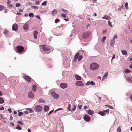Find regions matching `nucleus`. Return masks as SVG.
I'll use <instances>...</instances> for the list:
<instances>
[{"label":"nucleus","mask_w":132,"mask_h":132,"mask_svg":"<svg viewBox=\"0 0 132 132\" xmlns=\"http://www.w3.org/2000/svg\"><path fill=\"white\" fill-rule=\"evenodd\" d=\"M41 50L44 54L49 53L51 51L53 50V48L46 45H44L41 46Z\"/></svg>","instance_id":"1"},{"label":"nucleus","mask_w":132,"mask_h":132,"mask_svg":"<svg viewBox=\"0 0 132 132\" xmlns=\"http://www.w3.org/2000/svg\"><path fill=\"white\" fill-rule=\"evenodd\" d=\"M90 67L92 69L95 70L98 68L99 65L96 63H94L90 65Z\"/></svg>","instance_id":"2"},{"label":"nucleus","mask_w":132,"mask_h":132,"mask_svg":"<svg viewBox=\"0 0 132 132\" xmlns=\"http://www.w3.org/2000/svg\"><path fill=\"white\" fill-rule=\"evenodd\" d=\"M83 58V56L81 55H79V53L76 54L75 56L74 61L78 59L79 61H80Z\"/></svg>","instance_id":"3"},{"label":"nucleus","mask_w":132,"mask_h":132,"mask_svg":"<svg viewBox=\"0 0 132 132\" xmlns=\"http://www.w3.org/2000/svg\"><path fill=\"white\" fill-rule=\"evenodd\" d=\"M16 48L18 53L22 52L24 50L23 47L21 46H18Z\"/></svg>","instance_id":"4"},{"label":"nucleus","mask_w":132,"mask_h":132,"mask_svg":"<svg viewBox=\"0 0 132 132\" xmlns=\"http://www.w3.org/2000/svg\"><path fill=\"white\" fill-rule=\"evenodd\" d=\"M51 95L54 99H57L59 97L58 94H56L53 91L52 92Z\"/></svg>","instance_id":"5"},{"label":"nucleus","mask_w":132,"mask_h":132,"mask_svg":"<svg viewBox=\"0 0 132 132\" xmlns=\"http://www.w3.org/2000/svg\"><path fill=\"white\" fill-rule=\"evenodd\" d=\"M23 78L27 81L29 82L31 81V78L29 76L27 75H25L23 76Z\"/></svg>","instance_id":"6"},{"label":"nucleus","mask_w":132,"mask_h":132,"mask_svg":"<svg viewBox=\"0 0 132 132\" xmlns=\"http://www.w3.org/2000/svg\"><path fill=\"white\" fill-rule=\"evenodd\" d=\"M35 109L36 111L38 112H40L42 110V108L41 106L38 105L35 106Z\"/></svg>","instance_id":"7"},{"label":"nucleus","mask_w":132,"mask_h":132,"mask_svg":"<svg viewBox=\"0 0 132 132\" xmlns=\"http://www.w3.org/2000/svg\"><path fill=\"white\" fill-rule=\"evenodd\" d=\"M84 119L85 121L88 122L90 119V117L88 115H85L84 117Z\"/></svg>","instance_id":"8"},{"label":"nucleus","mask_w":132,"mask_h":132,"mask_svg":"<svg viewBox=\"0 0 132 132\" xmlns=\"http://www.w3.org/2000/svg\"><path fill=\"white\" fill-rule=\"evenodd\" d=\"M18 26L16 24H14L12 26V29L14 31H16L18 30Z\"/></svg>","instance_id":"9"},{"label":"nucleus","mask_w":132,"mask_h":132,"mask_svg":"<svg viewBox=\"0 0 132 132\" xmlns=\"http://www.w3.org/2000/svg\"><path fill=\"white\" fill-rule=\"evenodd\" d=\"M60 86L61 88L64 89L67 87V85L65 83L63 82L61 84Z\"/></svg>","instance_id":"10"},{"label":"nucleus","mask_w":132,"mask_h":132,"mask_svg":"<svg viewBox=\"0 0 132 132\" xmlns=\"http://www.w3.org/2000/svg\"><path fill=\"white\" fill-rule=\"evenodd\" d=\"M75 84L77 86H83L84 85L82 82L80 81H78L76 82L75 83Z\"/></svg>","instance_id":"11"},{"label":"nucleus","mask_w":132,"mask_h":132,"mask_svg":"<svg viewBox=\"0 0 132 132\" xmlns=\"http://www.w3.org/2000/svg\"><path fill=\"white\" fill-rule=\"evenodd\" d=\"M28 96L30 98H32L34 97V94L32 91H30L28 94Z\"/></svg>","instance_id":"12"},{"label":"nucleus","mask_w":132,"mask_h":132,"mask_svg":"<svg viewBox=\"0 0 132 132\" xmlns=\"http://www.w3.org/2000/svg\"><path fill=\"white\" fill-rule=\"evenodd\" d=\"M127 82L129 83L132 82V78L131 77H128L127 78Z\"/></svg>","instance_id":"13"},{"label":"nucleus","mask_w":132,"mask_h":132,"mask_svg":"<svg viewBox=\"0 0 132 132\" xmlns=\"http://www.w3.org/2000/svg\"><path fill=\"white\" fill-rule=\"evenodd\" d=\"M28 24L26 23L23 26V28L25 30H27L28 29Z\"/></svg>","instance_id":"14"},{"label":"nucleus","mask_w":132,"mask_h":132,"mask_svg":"<svg viewBox=\"0 0 132 132\" xmlns=\"http://www.w3.org/2000/svg\"><path fill=\"white\" fill-rule=\"evenodd\" d=\"M44 111L45 112H47L50 109L49 107L47 105H45L44 108Z\"/></svg>","instance_id":"15"},{"label":"nucleus","mask_w":132,"mask_h":132,"mask_svg":"<svg viewBox=\"0 0 132 132\" xmlns=\"http://www.w3.org/2000/svg\"><path fill=\"white\" fill-rule=\"evenodd\" d=\"M94 111L92 110H88L87 111V113L89 115H92L94 114Z\"/></svg>","instance_id":"16"},{"label":"nucleus","mask_w":132,"mask_h":132,"mask_svg":"<svg viewBox=\"0 0 132 132\" xmlns=\"http://www.w3.org/2000/svg\"><path fill=\"white\" fill-rule=\"evenodd\" d=\"M115 39H113V38L111 40L110 42V46L111 47H112L113 45H114V44L115 42Z\"/></svg>","instance_id":"17"},{"label":"nucleus","mask_w":132,"mask_h":132,"mask_svg":"<svg viewBox=\"0 0 132 132\" xmlns=\"http://www.w3.org/2000/svg\"><path fill=\"white\" fill-rule=\"evenodd\" d=\"M38 32L37 31H35L34 32V37L35 39H36L37 37V34Z\"/></svg>","instance_id":"18"},{"label":"nucleus","mask_w":132,"mask_h":132,"mask_svg":"<svg viewBox=\"0 0 132 132\" xmlns=\"http://www.w3.org/2000/svg\"><path fill=\"white\" fill-rule=\"evenodd\" d=\"M75 77L76 79L78 80H80L81 79V77L80 76L77 75H76Z\"/></svg>","instance_id":"19"},{"label":"nucleus","mask_w":132,"mask_h":132,"mask_svg":"<svg viewBox=\"0 0 132 132\" xmlns=\"http://www.w3.org/2000/svg\"><path fill=\"white\" fill-rule=\"evenodd\" d=\"M108 72H107L105 73V75L103 76L102 79V81L104 80L105 79H106L108 75Z\"/></svg>","instance_id":"20"},{"label":"nucleus","mask_w":132,"mask_h":132,"mask_svg":"<svg viewBox=\"0 0 132 132\" xmlns=\"http://www.w3.org/2000/svg\"><path fill=\"white\" fill-rule=\"evenodd\" d=\"M57 13V11L56 10L54 9L52 12V15L53 16H54Z\"/></svg>","instance_id":"21"},{"label":"nucleus","mask_w":132,"mask_h":132,"mask_svg":"<svg viewBox=\"0 0 132 132\" xmlns=\"http://www.w3.org/2000/svg\"><path fill=\"white\" fill-rule=\"evenodd\" d=\"M98 114L102 116H104L105 115V113L104 111H100L98 112Z\"/></svg>","instance_id":"22"},{"label":"nucleus","mask_w":132,"mask_h":132,"mask_svg":"<svg viewBox=\"0 0 132 132\" xmlns=\"http://www.w3.org/2000/svg\"><path fill=\"white\" fill-rule=\"evenodd\" d=\"M121 52L122 54L124 55H126L127 54V52L125 50H122Z\"/></svg>","instance_id":"23"},{"label":"nucleus","mask_w":132,"mask_h":132,"mask_svg":"<svg viewBox=\"0 0 132 132\" xmlns=\"http://www.w3.org/2000/svg\"><path fill=\"white\" fill-rule=\"evenodd\" d=\"M36 90V85H33L32 86V90L34 92H35Z\"/></svg>","instance_id":"24"},{"label":"nucleus","mask_w":132,"mask_h":132,"mask_svg":"<svg viewBox=\"0 0 132 132\" xmlns=\"http://www.w3.org/2000/svg\"><path fill=\"white\" fill-rule=\"evenodd\" d=\"M38 101L40 103H44L45 102V100L42 99H39Z\"/></svg>","instance_id":"25"},{"label":"nucleus","mask_w":132,"mask_h":132,"mask_svg":"<svg viewBox=\"0 0 132 132\" xmlns=\"http://www.w3.org/2000/svg\"><path fill=\"white\" fill-rule=\"evenodd\" d=\"M110 18V16H109L107 15H105L102 18L103 19H106L107 20H109L108 18Z\"/></svg>","instance_id":"26"},{"label":"nucleus","mask_w":132,"mask_h":132,"mask_svg":"<svg viewBox=\"0 0 132 132\" xmlns=\"http://www.w3.org/2000/svg\"><path fill=\"white\" fill-rule=\"evenodd\" d=\"M4 102V100L2 97H0V104H2Z\"/></svg>","instance_id":"27"},{"label":"nucleus","mask_w":132,"mask_h":132,"mask_svg":"<svg viewBox=\"0 0 132 132\" xmlns=\"http://www.w3.org/2000/svg\"><path fill=\"white\" fill-rule=\"evenodd\" d=\"M124 72L126 73H129L130 72V71L128 69H126L124 71Z\"/></svg>","instance_id":"28"},{"label":"nucleus","mask_w":132,"mask_h":132,"mask_svg":"<svg viewBox=\"0 0 132 132\" xmlns=\"http://www.w3.org/2000/svg\"><path fill=\"white\" fill-rule=\"evenodd\" d=\"M16 129L19 130H21L22 129L20 127V126L19 125H17V127L16 128Z\"/></svg>","instance_id":"29"},{"label":"nucleus","mask_w":132,"mask_h":132,"mask_svg":"<svg viewBox=\"0 0 132 132\" xmlns=\"http://www.w3.org/2000/svg\"><path fill=\"white\" fill-rule=\"evenodd\" d=\"M117 132H121V129L120 126H119L117 129Z\"/></svg>","instance_id":"30"},{"label":"nucleus","mask_w":132,"mask_h":132,"mask_svg":"<svg viewBox=\"0 0 132 132\" xmlns=\"http://www.w3.org/2000/svg\"><path fill=\"white\" fill-rule=\"evenodd\" d=\"M103 111H104L105 113H106V114H108L109 112V110L108 109L107 110H103Z\"/></svg>","instance_id":"31"},{"label":"nucleus","mask_w":132,"mask_h":132,"mask_svg":"<svg viewBox=\"0 0 132 132\" xmlns=\"http://www.w3.org/2000/svg\"><path fill=\"white\" fill-rule=\"evenodd\" d=\"M4 9V6L2 5H0V11L3 10Z\"/></svg>","instance_id":"32"},{"label":"nucleus","mask_w":132,"mask_h":132,"mask_svg":"<svg viewBox=\"0 0 132 132\" xmlns=\"http://www.w3.org/2000/svg\"><path fill=\"white\" fill-rule=\"evenodd\" d=\"M105 106H106L107 107H108L109 108H110V109H113V108L112 106H111V105H105Z\"/></svg>","instance_id":"33"},{"label":"nucleus","mask_w":132,"mask_h":132,"mask_svg":"<svg viewBox=\"0 0 132 132\" xmlns=\"http://www.w3.org/2000/svg\"><path fill=\"white\" fill-rule=\"evenodd\" d=\"M27 110L29 111V112L30 113H32L33 111L30 108H28Z\"/></svg>","instance_id":"34"},{"label":"nucleus","mask_w":132,"mask_h":132,"mask_svg":"<svg viewBox=\"0 0 132 132\" xmlns=\"http://www.w3.org/2000/svg\"><path fill=\"white\" fill-rule=\"evenodd\" d=\"M60 21V20L58 19H56L55 21V22L56 23H57L58 22H59Z\"/></svg>","instance_id":"35"},{"label":"nucleus","mask_w":132,"mask_h":132,"mask_svg":"<svg viewBox=\"0 0 132 132\" xmlns=\"http://www.w3.org/2000/svg\"><path fill=\"white\" fill-rule=\"evenodd\" d=\"M31 8H33L34 9H38V7L35 6H32L31 7Z\"/></svg>","instance_id":"36"},{"label":"nucleus","mask_w":132,"mask_h":132,"mask_svg":"<svg viewBox=\"0 0 132 132\" xmlns=\"http://www.w3.org/2000/svg\"><path fill=\"white\" fill-rule=\"evenodd\" d=\"M128 3L127 2H126L125 5V6L126 9H127L128 8Z\"/></svg>","instance_id":"37"},{"label":"nucleus","mask_w":132,"mask_h":132,"mask_svg":"<svg viewBox=\"0 0 132 132\" xmlns=\"http://www.w3.org/2000/svg\"><path fill=\"white\" fill-rule=\"evenodd\" d=\"M47 2L46 1H44L42 4V5H46Z\"/></svg>","instance_id":"38"},{"label":"nucleus","mask_w":132,"mask_h":132,"mask_svg":"<svg viewBox=\"0 0 132 132\" xmlns=\"http://www.w3.org/2000/svg\"><path fill=\"white\" fill-rule=\"evenodd\" d=\"M82 36L83 37L85 38L87 37L86 36V35L85 32L84 33L82 34Z\"/></svg>","instance_id":"39"},{"label":"nucleus","mask_w":132,"mask_h":132,"mask_svg":"<svg viewBox=\"0 0 132 132\" xmlns=\"http://www.w3.org/2000/svg\"><path fill=\"white\" fill-rule=\"evenodd\" d=\"M108 25L109 26H110L111 27H112V24H111V23L110 21L109 20V21L108 22Z\"/></svg>","instance_id":"40"},{"label":"nucleus","mask_w":132,"mask_h":132,"mask_svg":"<svg viewBox=\"0 0 132 132\" xmlns=\"http://www.w3.org/2000/svg\"><path fill=\"white\" fill-rule=\"evenodd\" d=\"M85 33L86 34V36H87V37H88L89 36V35L90 34V33L89 32H85Z\"/></svg>","instance_id":"41"},{"label":"nucleus","mask_w":132,"mask_h":132,"mask_svg":"<svg viewBox=\"0 0 132 132\" xmlns=\"http://www.w3.org/2000/svg\"><path fill=\"white\" fill-rule=\"evenodd\" d=\"M90 84L91 85H95V83L93 81L90 82Z\"/></svg>","instance_id":"42"},{"label":"nucleus","mask_w":132,"mask_h":132,"mask_svg":"<svg viewBox=\"0 0 132 132\" xmlns=\"http://www.w3.org/2000/svg\"><path fill=\"white\" fill-rule=\"evenodd\" d=\"M3 33L4 34L6 35L8 33V31L7 30H5L4 31Z\"/></svg>","instance_id":"43"},{"label":"nucleus","mask_w":132,"mask_h":132,"mask_svg":"<svg viewBox=\"0 0 132 132\" xmlns=\"http://www.w3.org/2000/svg\"><path fill=\"white\" fill-rule=\"evenodd\" d=\"M23 114V113L22 112H19L18 114V116H21Z\"/></svg>","instance_id":"44"},{"label":"nucleus","mask_w":132,"mask_h":132,"mask_svg":"<svg viewBox=\"0 0 132 132\" xmlns=\"http://www.w3.org/2000/svg\"><path fill=\"white\" fill-rule=\"evenodd\" d=\"M29 16L33 17L34 16V14L32 13H30L29 14Z\"/></svg>","instance_id":"45"},{"label":"nucleus","mask_w":132,"mask_h":132,"mask_svg":"<svg viewBox=\"0 0 132 132\" xmlns=\"http://www.w3.org/2000/svg\"><path fill=\"white\" fill-rule=\"evenodd\" d=\"M21 5V4L19 3H17L16 4V6L17 7H20Z\"/></svg>","instance_id":"46"},{"label":"nucleus","mask_w":132,"mask_h":132,"mask_svg":"<svg viewBox=\"0 0 132 132\" xmlns=\"http://www.w3.org/2000/svg\"><path fill=\"white\" fill-rule=\"evenodd\" d=\"M106 39V37L105 36H104L103 37V38H102V41L103 42H104L105 40Z\"/></svg>","instance_id":"47"},{"label":"nucleus","mask_w":132,"mask_h":132,"mask_svg":"<svg viewBox=\"0 0 132 132\" xmlns=\"http://www.w3.org/2000/svg\"><path fill=\"white\" fill-rule=\"evenodd\" d=\"M18 123L21 125H24V123H22V122H21V121H18Z\"/></svg>","instance_id":"48"},{"label":"nucleus","mask_w":132,"mask_h":132,"mask_svg":"<svg viewBox=\"0 0 132 132\" xmlns=\"http://www.w3.org/2000/svg\"><path fill=\"white\" fill-rule=\"evenodd\" d=\"M61 16H62L64 18L66 17V15L64 14H61Z\"/></svg>","instance_id":"49"},{"label":"nucleus","mask_w":132,"mask_h":132,"mask_svg":"<svg viewBox=\"0 0 132 132\" xmlns=\"http://www.w3.org/2000/svg\"><path fill=\"white\" fill-rule=\"evenodd\" d=\"M76 106L75 105H74V108H72V111H74V110H75L76 109Z\"/></svg>","instance_id":"50"},{"label":"nucleus","mask_w":132,"mask_h":132,"mask_svg":"<svg viewBox=\"0 0 132 132\" xmlns=\"http://www.w3.org/2000/svg\"><path fill=\"white\" fill-rule=\"evenodd\" d=\"M13 117L11 114H10V120H12L13 119Z\"/></svg>","instance_id":"51"},{"label":"nucleus","mask_w":132,"mask_h":132,"mask_svg":"<svg viewBox=\"0 0 132 132\" xmlns=\"http://www.w3.org/2000/svg\"><path fill=\"white\" fill-rule=\"evenodd\" d=\"M117 36L116 34L115 35L114 37L113 38V39H115V38H117Z\"/></svg>","instance_id":"52"},{"label":"nucleus","mask_w":132,"mask_h":132,"mask_svg":"<svg viewBox=\"0 0 132 132\" xmlns=\"http://www.w3.org/2000/svg\"><path fill=\"white\" fill-rule=\"evenodd\" d=\"M35 4L38 5L39 4V2L38 1H37L35 3Z\"/></svg>","instance_id":"53"},{"label":"nucleus","mask_w":132,"mask_h":132,"mask_svg":"<svg viewBox=\"0 0 132 132\" xmlns=\"http://www.w3.org/2000/svg\"><path fill=\"white\" fill-rule=\"evenodd\" d=\"M90 82L89 81H88L86 83V85H89L90 84Z\"/></svg>","instance_id":"54"},{"label":"nucleus","mask_w":132,"mask_h":132,"mask_svg":"<svg viewBox=\"0 0 132 132\" xmlns=\"http://www.w3.org/2000/svg\"><path fill=\"white\" fill-rule=\"evenodd\" d=\"M11 2L10 0H8L7 2V4H9Z\"/></svg>","instance_id":"55"},{"label":"nucleus","mask_w":132,"mask_h":132,"mask_svg":"<svg viewBox=\"0 0 132 132\" xmlns=\"http://www.w3.org/2000/svg\"><path fill=\"white\" fill-rule=\"evenodd\" d=\"M63 110V109L61 108H59V109H57V110H55V111L54 112H55V113L56 111H58V110Z\"/></svg>","instance_id":"56"},{"label":"nucleus","mask_w":132,"mask_h":132,"mask_svg":"<svg viewBox=\"0 0 132 132\" xmlns=\"http://www.w3.org/2000/svg\"><path fill=\"white\" fill-rule=\"evenodd\" d=\"M4 109V108L3 106H1L0 107V110H3Z\"/></svg>","instance_id":"57"},{"label":"nucleus","mask_w":132,"mask_h":132,"mask_svg":"<svg viewBox=\"0 0 132 132\" xmlns=\"http://www.w3.org/2000/svg\"><path fill=\"white\" fill-rule=\"evenodd\" d=\"M8 111H9L10 113H11L12 112L11 109L10 108L9 109H8Z\"/></svg>","instance_id":"58"},{"label":"nucleus","mask_w":132,"mask_h":132,"mask_svg":"<svg viewBox=\"0 0 132 132\" xmlns=\"http://www.w3.org/2000/svg\"><path fill=\"white\" fill-rule=\"evenodd\" d=\"M27 4L28 5H31L32 4V3L30 2H28Z\"/></svg>","instance_id":"59"},{"label":"nucleus","mask_w":132,"mask_h":132,"mask_svg":"<svg viewBox=\"0 0 132 132\" xmlns=\"http://www.w3.org/2000/svg\"><path fill=\"white\" fill-rule=\"evenodd\" d=\"M53 111H54L53 110H52L51 111H50L48 113V115H50L51 113H52V112H53Z\"/></svg>","instance_id":"60"},{"label":"nucleus","mask_w":132,"mask_h":132,"mask_svg":"<svg viewBox=\"0 0 132 132\" xmlns=\"http://www.w3.org/2000/svg\"><path fill=\"white\" fill-rule=\"evenodd\" d=\"M115 58V56L114 55H113L112 57L111 61H112V60L113 59H114Z\"/></svg>","instance_id":"61"},{"label":"nucleus","mask_w":132,"mask_h":132,"mask_svg":"<svg viewBox=\"0 0 132 132\" xmlns=\"http://www.w3.org/2000/svg\"><path fill=\"white\" fill-rule=\"evenodd\" d=\"M23 10L22 9H19V11L20 12H22Z\"/></svg>","instance_id":"62"},{"label":"nucleus","mask_w":132,"mask_h":132,"mask_svg":"<svg viewBox=\"0 0 132 132\" xmlns=\"http://www.w3.org/2000/svg\"><path fill=\"white\" fill-rule=\"evenodd\" d=\"M70 107H68L67 108V110L68 111H70L71 110H70Z\"/></svg>","instance_id":"63"},{"label":"nucleus","mask_w":132,"mask_h":132,"mask_svg":"<svg viewBox=\"0 0 132 132\" xmlns=\"http://www.w3.org/2000/svg\"><path fill=\"white\" fill-rule=\"evenodd\" d=\"M63 20H65V21H68L69 20V19H63Z\"/></svg>","instance_id":"64"}]
</instances>
